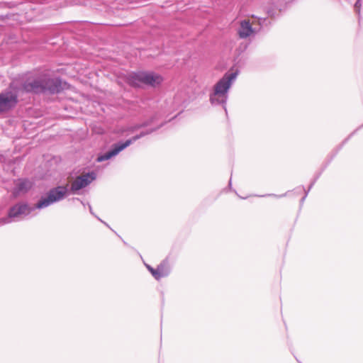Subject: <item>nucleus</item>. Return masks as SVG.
I'll list each match as a JSON object with an SVG mask.
<instances>
[{"label":"nucleus","instance_id":"obj_13","mask_svg":"<svg viewBox=\"0 0 363 363\" xmlns=\"http://www.w3.org/2000/svg\"><path fill=\"white\" fill-rule=\"evenodd\" d=\"M361 3L359 0H357L354 4V9L357 13L360 12Z\"/></svg>","mask_w":363,"mask_h":363},{"label":"nucleus","instance_id":"obj_3","mask_svg":"<svg viewBox=\"0 0 363 363\" xmlns=\"http://www.w3.org/2000/svg\"><path fill=\"white\" fill-rule=\"evenodd\" d=\"M235 78V74H225L214 86V94L224 96L230 87L232 81Z\"/></svg>","mask_w":363,"mask_h":363},{"label":"nucleus","instance_id":"obj_11","mask_svg":"<svg viewBox=\"0 0 363 363\" xmlns=\"http://www.w3.org/2000/svg\"><path fill=\"white\" fill-rule=\"evenodd\" d=\"M30 211V208L26 203H18L13 206L9 213V216L18 217L21 215L28 214Z\"/></svg>","mask_w":363,"mask_h":363},{"label":"nucleus","instance_id":"obj_6","mask_svg":"<svg viewBox=\"0 0 363 363\" xmlns=\"http://www.w3.org/2000/svg\"><path fill=\"white\" fill-rule=\"evenodd\" d=\"M95 179L94 173L82 174L76 178L72 182L71 189L72 191H78L90 184Z\"/></svg>","mask_w":363,"mask_h":363},{"label":"nucleus","instance_id":"obj_9","mask_svg":"<svg viewBox=\"0 0 363 363\" xmlns=\"http://www.w3.org/2000/svg\"><path fill=\"white\" fill-rule=\"evenodd\" d=\"M43 84L45 86V91L50 93H57L61 91L62 82L58 79H52L49 77H43Z\"/></svg>","mask_w":363,"mask_h":363},{"label":"nucleus","instance_id":"obj_2","mask_svg":"<svg viewBox=\"0 0 363 363\" xmlns=\"http://www.w3.org/2000/svg\"><path fill=\"white\" fill-rule=\"evenodd\" d=\"M67 192V186L54 188L48 192L47 197L42 198L35 206L38 208L47 207L51 203L61 200L65 196Z\"/></svg>","mask_w":363,"mask_h":363},{"label":"nucleus","instance_id":"obj_10","mask_svg":"<svg viewBox=\"0 0 363 363\" xmlns=\"http://www.w3.org/2000/svg\"><path fill=\"white\" fill-rule=\"evenodd\" d=\"M255 33L252 27L250 20L245 19L240 22V27L238 30L239 37L242 39L247 38Z\"/></svg>","mask_w":363,"mask_h":363},{"label":"nucleus","instance_id":"obj_7","mask_svg":"<svg viewBox=\"0 0 363 363\" xmlns=\"http://www.w3.org/2000/svg\"><path fill=\"white\" fill-rule=\"evenodd\" d=\"M147 267L154 278L157 280L167 277L169 273V263L167 260L162 261L156 269H154L150 266H147Z\"/></svg>","mask_w":363,"mask_h":363},{"label":"nucleus","instance_id":"obj_4","mask_svg":"<svg viewBox=\"0 0 363 363\" xmlns=\"http://www.w3.org/2000/svg\"><path fill=\"white\" fill-rule=\"evenodd\" d=\"M17 104V96L11 91L0 94V113L9 111Z\"/></svg>","mask_w":363,"mask_h":363},{"label":"nucleus","instance_id":"obj_12","mask_svg":"<svg viewBox=\"0 0 363 363\" xmlns=\"http://www.w3.org/2000/svg\"><path fill=\"white\" fill-rule=\"evenodd\" d=\"M16 186L18 193H24L31 188L32 184L26 179H18L16 182Z\"/></svg>","mask_w":363,"mask_h":363},{"label":"nucleus","instance_id":"obj_5","mask_svg":"<svg viewBox=\"0 0 363 363\" xmlns=\"http://www.w3.org/2000/svg\"><path fill=\"white\" fill-rule=\"evenodd\" d=\"M139 138H140L139 135H136V136L133 137L132 140H128L123 143L115 145L114 147L111 150L107 152L106 153H105L103 155L98 157L97 161L103 162L104 160H107L110 159L113 156L116 155L121 151H122L125 147L129 146L132 143L133 141L138 140Z\"/></svg>","mask_w":363,"mask_h":363},{"label":"nucleus","instance_id":"obj_1","mask_svg":"<svg viewBox=\"0 0 363 363\" xmlns=\"http://www.w3.org/2000/svg\"><path fill=\"white\" fill-rule=\"evenodd\" d=\"M164 81L162 76L154 72H141L132 74L128 79V83L133 86L138 87L145 84L152 87L160 86Z\"/></svg>","mask_w":363,"mask_h":363},{"label":"nucleus","instance_id":"obj_8","mask_svg":"<svg viewBox=\"0 0 363 363\" xmlns=\"http://www.w3.org/2000/svg\"><path fill=\"white\" fill-rule=\"evenodd\" d=\"M24 89L27 91L35 93L45 92V86L43 84V77L28 80L24 84Z\"/></svg>","mask_w":363,"mask_h":363}]
</instances>
